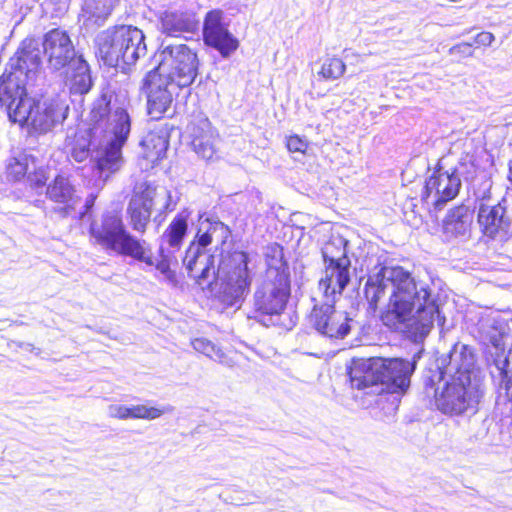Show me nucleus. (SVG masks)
<instances>
[{
  "label": "nucleus",
  "instance_id": "nucleus-49",
  "mask_svg": "<svg viewBox=\"0 0 512 512\" xmlns=\"http://www.w3.org/2000/svg\"><path fill=\"white\" fill-rule=\"evenodd\" d=\"M509 174H510V180L512 181V160L509 166Z\"/></svg>",
  "mask_w": 512,
  "mask_h": 512
},
{
  "label": "nucleus",
  "instance_id": "nucleus-11",
  "mask_svg": "<svg viewBox=\"0 0 512 512\" xmlns=\"http://www.w3.org/2000/svg\"><path fill=\"white\" fill-rule=\"evenodd\" d=\"M198 68L197 54L186 44H162L159 64L155 69L163 76L186 88L195 81Z\"/></svg>",
  "mask_w": 512,
  "mask_h": 512
},
{
  "label": "nucleus",
  "instance_id": "nucleus-41",
  "mask_svg": "<svg viewBox=\"0 0 512 512\" xmlns=\"http://www.w3.org/2000/svg\"><path fill=\"white\" fill-rule=\"evenodd\" d=\"M108 415L120 420L130 419V407L120 404H112L108 407Z\"/></svg>",
  "mask_w": 512,
  "mask_h": 512
},
{
  "label": "nucleus",
  "instance_id": "nucleus-42",
  "mask_svg": "<svg viewBox=\"0 0 512 512\" xmlns=\"http://www.w3.org/2000/svg\"><path fill=\"white\" fill-rule=\"evenodd\" d=\"M286 146L290 152L304 153L308 147V144L298 135H293L287 138Z\"/></svg>",
  "mask_w": 512,
  "mask_h": 512
},
{
  "label": "nucleus",
  "instance_id": "nucleus-10",
  "mask_svg": "<svg viewBox=\"0 0 512 512\" xmlns=\"http://www.w3.org/2000/svg\"><path fill=\"white\" fill-rule=\"evenodd\" d=\"M67 111L68 106L56 100L22 99L10 112V120L31 127L36 132L46 133L66 118Z\"/></svg>",
  "mask_w": 512,
  "mask_h": 512
},
{
  "label": "nucleus",
  "instance_id": "nucleus-43",
  "mask_svg": "<svg viewBox=\"0 0 512 512\" xmlns=\"http://www.w3.org/2000/svg\"><path fill=\"white\" fill-rule=\"evenodd\" d=\"M448 53L450 55L461 54L464 57H472L473 56L472 44L468 43V42L456 44L449 49Z\"/></svg>",
  "mask_w": 512,
  "mask_h": 512
},
{
  "label": "nucleus",
  "instance_id": "nucleus-35",
  "mask_svg": "<svg viewBox=\"0 0 512 512\" xmlns=\"http://www.w3.org/2000/svg\"><path fill=\"white\" fill-rule=\"evenodd\" d=\"M346 65L342 59L337 57H328L324 60L319 75L327 80L339 79L345 72Z\"/></svg>",
  "mask_w": 512,
  "mask_h": 512
},
{
  "label": "nucleus",
  "instance_id": "nucleus-40",
  "mask_svg": "<svg viewBox=\"0 0 512 512\" xmlns=\"http://www.w3.org/2000/svg\"><path fill=\"white\" fill-rule=\"evenodd\" d=\"M27 180L30 182L32 187H42L46 182L45 171L36 164V169H31L27 176Z\"/></svg>",
  "mask_w": 512,
  "mask_h": 512
},
{
  "label": "nucleus",
  "instance_id": "nucleus-14",
  "mask_svg": "<svg viewBox=\"0 0 512 512\" xmlns=\"http://www.w3.org/2000/svg\"><path fill=\"white\" fill-rule=\"evenodd\" d=\"M334 302L335 299L326 298L324 304L315 305L310 314V323L322 336L343 339L350 333L353 319L345 311L336 310Z\"/></svg>",
  "mask_w": 512,
  "mask_h": 512
},
{
  "label": "nucleus",
  "instance_id": "nucleus-16",
  "mask_svg": "<svg viewBox=\"0 0 512 512\" xmlns=\"http://www.w3.org/2000/svg\"><path fill=\"white\" fill-rule=\"evenodd\" d=\"M43 52L48 67L59 71L74 61L77 54L69 34L60 28L48 31L43 38Z\"/></svg>",
  "mask_w": 512,
  "mask_h": 512
},
{
  "label": "nucleus",
  "instance_id": "nucleus-7",
  "mask_svg": "<svg viewBox=\"0 0 512 512\" xmlns=\"http://www.w3.org/2000/svg\"><path fill=\"white\" fill-rule=\"evenodd\" d=\"M96 44L99 56L111 67L133 65L147 52L144 33L130 25L102 31L96 38Z\"/></svg>",
  "mask_w": 512,
  "mask_h": 512
},
{
  "label": "nucleus",
  "instance_id": "nucleus-6",
  "mask_svg": "<svg viewBox=\"0 0 512 512\" xmlns=\"http://www.w3.org/2000/svg\"><path fill=\"white\" fill-rule=\"evenodd\" d=\"M290 294V279L287 276L274 274L273 270L265 274L253 295V310L257 321L266 327L291 329L295 321L285 312Z\"/></svg>",
  "mask_w": 512,
  "mask_h": 512
},
{
  "label": "nucleus",
  "instance_id": "nucleus-37",
  "mask_svg": "<svg viewBox=\"0 0 512 512\" xmlns=\"http://www.w3.org/2000/svg\"><path fill=\"white\" fill-rule=\"evenodd\" d=\"M161 260L156 264V269L164 276V278L171 284H176V274L170 268V256L165 254L163 246L159 249Z\"/></svg>",
  "mask_w": 512,
  "mask_h": 512
},
{
  "label": "nucleus",
  "instance_id": "nucleus-48",
  "mask_svg": "<svg viewBox=\"0 0 512 512\" xmlns=\"http://www.w3.org/2000/svg\"><path fill=\"white\" fill-rule=\"evenodd\" d=\"M505 390H506L509 400L512 402V383L507 381L505 384Z\"/></svg>",
  "mask_w": 512,
  "mask_h": 512
},
{
  "label": "nucleus",
  "instance_id": "nucleus-19",
  "mask_svg": "<svg viewBox=\"0 0 512 512\" xmlns=\"http://www.w3.org/2000/svg\"><path fill=\"white\" fill-rule=\"evenodd\" d=\"M188 274L198 285L211 287L217 274L214 256L201 250L199 246H189L183 259Z\"/></svg>",
  "mask_w": 512,
  "mask_h": 512
},
{
  "label": "nucleus",
  "instance_id": "nucleus-13",
  "mask_svg": "<svg viewBox=\"0 0 512 512\" xmlns=\"http://www.w3.org/2000/svg\"><path fill=\"white\" fill-rule=\"evenodd\" d=\"M183 87L163 76L159 71H149L143 79L142 91L147 98L149 115L159 119L170 108L174 95Z\"/></svg>",
  "mask_w": 512,
  "mask_h": 512
},
{
  "label": "nucleus",
  "instance_id": "nucleus-3",
  "mask_svg": "<svg viewBox=\"0 0 512 512\" xmlns=\"http://www.w3.org/2000/svg\"><path fill=\"white\" fill-rule=\"evenodd\" d=\"M475 362L473 350L461 343L441 359L435 404L442 413L461 415L476 410L484 392Z\"/></svg>",
  "mask_w": 512,
  "mask_h": 512
},
{
  "label": "nucleus",
  "instance_id": "nucleus-25",
  "mask_svg": "<svg viewBox=\"0 0 512 512\" xmlns=\"http://www.w3.org/2000/svg\"><path fill=\"white\" fill-rule=\"evenodd\" d=\"M41 64L40 50L33 39H25L16 55L10 59L8 66L11 69H23L25 78L34 81Z\"/></svg>",
  "mask_w": 512,
  "mask_h": 512
},
{
  "label": "nucleus",
  "instance_id": "nucleus-4",
  "mask_svg": "<svg viewBox=\"0 0 512 512\" xmlns=\"http://www.w3.org/2000/svg\"><path fill=\"white\" fill-rule=\"evenodd\" d=\"M421 351L411 361L401 358L368 359L354 362L349 370L351 386L367 393H403L410 385Z\"/></svg>",
  "mask_w": 512,
  "mask_h": 512
},
{
  "label": "nucleus",
  "instance_id": "nucleus-5",
  "mask_svg": "<svg viewBox=\"0 0 512 512\" xmlns=\"http://www.w3.org/2000/svg\"><path fill=\"white\" fill-rule=\"evenodd\" d=\"M89 234L93 244L109 255L130 257L149 266L154 265L147 241L132 235L116 212L107 211L99 220L92 221Z\"/></svg>",
  "mask_w": 512,
  "mask_h": 512
},
{
  "label": "nucleus",
  "instance_id": "nucleus-32",
  "mask_svg": "<svg viewBox=\"0 0 512 512\" xmlns=\"http://www.w3.org/2000/svg\"><path fill=\"white\" fill-rule=\"evenodd\" d=\"M31 169H36V159L31 154L21 152L12 157L7 164V178L12 181H20L28 176Z\"/></svg>",
  "mask_w": 512,
  "mask_h": 512
},
{
  "label": "nucleus",
  "instance_id": "nucleus-12",
  "mask_svg": "<svg viewBox=\"0 0 512 512\" xmlns=\"http://www.w3.org/2000/svg\"><path fill=\"white\" fill-rule=\"evenodd\" d=\"M463 163L444 170L441 164L426 179L422 200L436 210H441L444 205L453 200L462 186L461 176L463 174Z\"/></svg>",
  "mask_w": 512,
  "mask_h": 512
},
{
  "label": "nucleus",
  "instance_id": "nucleus-46",
  "mask_svg": "<svg viewBox=\"0 0 512 512\" xmlns=\"http://www.w3.org/2000/svg\"><path fill=\"white\" fill-rule=\"evenodd\" d=\"M96 197L97 196L93 193H91L87 196V198L85 200L84 211L80 213L81 218H83L92 209V207L94 206Z\"/></svg>",
  "mask_w": 512,
  "mask_h": 512
},
{
  "label": "nucleus",
  "instance_id": "nucleus-1",
  "mask_svg": "<svg viewBox=\"0 0 512 512\" xmlns=\"http://www.w3.org/2000/svg\"><path fill=\"white\" fill-rule=\"evenodd\" d=\"M388 290L391 295L381 320L391 330L404 333L414 342H422L436 319L444 322L440 318L438 296L430 285L416 280L403 267H375L369 274L364 293L373 309Z\"/></svg>",
  "mask_w": 512,
  "mask_h": 512
},
{
  "label": "nucleus",
  "instance_id": "nucleus-20",
  "mask_svg": "<svg viewBox=\"0 0 512 512\" xmlns=\"http://www.w3.org/2000/svg\"><path fill=\"white\" fill-rule=\"evenodd\" d=\"M199 26V20L192 11L167 9L159 13L158 27L162 34L180 37L184 33H194Z\"/></svg>",
  "mask_w": 512,
  "mask_h": 512
},
{
  "label": "nucleus",
  "instance_id": "nucleus-17",
  "mask_svg": "<svg viewBox=\"0 0 512 512\" xmlns=\"http://www.w3.org/2000/svg\"><path fill=\"white\" fill-rule=\"evenodd\" d=\"M187 133L195 153L203 159H212L218 136L209 119L203 115L194 116L187 126Z\"/></svg>",
  "mask_w": 512,
  "mask_h": 512
},
{
  "label": "nucleus",
  "instance_id": "nucleus-31",
  "mask_svg": "<svg viewBox=\"0 0 512 512\" xmlns=\"http://www.w3.org/2000/svg\"><path fill=\"white\" fill-rule=\"evenodd\" d=\"M188 217L187 211L177 214L164 232L162 239L171 248L179 249L188 229Z\"/></svg>",
  "mask_w": 512,
  "mask_h": 512
},
{
  "label": "nucleus",
  "instance_id": "nucleus-18",
  "mask_svg": "<svg viewBox=\"0 0 512 512\" xmlns=\"http://www.w3.org/2000/svg\"><path fill=\"white\" fill-rule=\"evenodd\" d=\"M32 81L25 78L23 69H11L9 66L0 77V104L6 107L8 117L22 99H29L26 84Z\"/></svg>",
  "mask_w": 512,
  "mask_h": 512
},
{
  "label": "nucleus",
  "instance_id": "nucleus-15",
  "mask_svg": "<svg viewBox=\"0 0 512 512\" xmlns=\"http://www.w3.org/2000/svg\"><path fill=\"white\" fill-rule=\"evenodd\" d=\"M223 19L222 10L209 11L203 23V39L207 46L216 49L222 57L228 58L238 49L239 41L230 33Z\"/></svg>",
  "mask_w": 512,
  "mask_h": 512
},
{
  "label": "nucleus",
  "instance_id": "nucleus-8",
  "mask_svg": "<svg viewBox=\"0 0 512 512\" xmlns=\"http://www.w3.org/2000/svg\"><path fill=\"white\" fill-rule=\"evenodd\" d=\"M248 255L234 251L223 256L213 279L218 300L227 307H240L252 282Z\"/></svg>",
  "mask_w": 512,
  "mask_h": 512
},
{
  "label": "nucleus",
  "instance_id": "nucleus-24",
  "mask_svg": "<svg viewBox=\"0 0 512 512\" xmlns=\"http://www.w3.org/2000/svg\"><path fill=\"white\" fill-rule=\"evenodd\" d=\"M64 83L73 95H84L91 90L93 81L90 67L82 55L67 65Z\"/></svg>",
  "mask_w": 512,
  "mask_h": 512
},
{
  "label": "nucleus",
  "instance_id": "nucleus-36",
  "mask_svg": "<svg viewBox=\"0 0 512 512\" xmlns=\"http://www.w3.org/2000/svg\"><path fill=\"white\" fill-rule=\"evenodd\" d=\"M211 219H206L200 223V227L197 233L198 242L191 243L190 246H199V248L205 251V248L212 243L214 240L212 234Z\"/></svg>",
  "mask_w": 512,
  "mask_h": 512
},
{
  "label": "nucleus",
  "instance_id": "nucleus-47",
  "mask_svg": "<svg viewBox=\"0 0 512 512\" xmlns=\"http://www.w3.org/2000/svg\"><path fill=\"white\" fill-rule=\"evenodd\" d=\"M343 57L344 59L346 60H355V61H358L359 58H360V55H358L357 53L353 52L352 50L350 49H345L343 51Z\"/></svg>",
  "mask_w": 512,
  "mask_h": 512
},
{
  "label": "nucleus",
  "instance_id": "nucleus-39",
  "mask_svg": "<svg viewBox=\"0 0 512 512\" xmlns=\"http://www.w3.org/2000/svg\"><path fill=\"white\" fill-rule=\"evenodd\" d=\"M212 234L216 242L224 244L230 236V229L219 220H211Z\"/></svg>",
  "mask_w": 512,
  "mask_h": 512
},
{
  "label": "nucleus",
  "instance_id": "nucleus-45",
  "mask_svg": "<svg viewBox=\"0 0 512 512\" xmlns=\"http://www.w3.org/2000/svg\"><path fill=\"white\" fill-rule=\"evenodd\" d=\"M210 342V340L200 337L193 339L191 345L194 348V350H196L199 353H202L203 351H205V348H208L207 346Z\"/></svg>",
  "mask_w": 512,
  "mask_h": 512
},
{
  "label": "nucleus",
  "instance_id": "nucleus-44",
  "mask_svg": "<svg viewBox=\"0 0 512 512\" xmlns=\"http://www.w3.org/2000/svg\"><path fill=\"white\" fill-rule=\"evenodd\" d=\"M494 40V35L491 32L486 31L477 34L475 37V43L483 46H490Z\"/></svg>",
  "mask_w": 512,
  "mask_h": 512
},
{
  "label": "nucleus",
  "instance_id": "nucleus-38",
  "mask_svg": "<svg viewBox=\"0 0 512 512\" xmlns=\"http://www.w3.org/2000/svg\"><path fill=\"white\" fill-rule=\"evenodd\" d=\"M205 348V351L202 352L206 357L210 358L213 361H216L220 364L232 367L233 361L223 352V350L215 345L213 342H210Z\"/></svg>",
  "mask_w": 512,
  "mask_h": 512
},
{
  "label": "nucleus",
  "instance_id": "nucleus-23",
  "mask_svg": "<svg viewBox=\"0 0 512 512\" xmlns=\"http://www.w3.org/2000/svg\"><path fill=\"white\" fill-rule=\"evenodd\" d=\"M474 210L465 204L448 211L443 219L442 230L447 239L464 237L470 233Z\"/></svg>",
  "mask_w": 512,
  "mask_h": 512
},
{
  "label": "nucleus",
  "instance_id": "nucleus-28",
  "mask_svg": "<svg viewBox=\"0 0 512 512\" xmlns=\"http://www.w3.org/2000/svg\"><path fill=\"white\" fill-rule=\"evenodd\" d=\"M168 143L167 135L162 131L148 132L140 142L143 158L154 165L165 156Z\"/></svg>",
  "mask_w": 512,
  "mask_h": 512
},
{
  "label": "nucleus",
  "instance_id": "nucleus-29",
  "mask_svg": "<svg viewBox=\"0 0 512 512\" xmlns=\"http://www.w3.org/2000/svg\"><path fill=\"white\" fill-rule=\"evenodd\" d=\"M349 241L339 234H332L322 247V256L325 264L350 260L348 256Z\"/></svg>",
  "mask_w": 512,
  "mask_h": 512
},
{
  "label": "nucleus",
  "instance_id": "nucleus-30",
  "mask_svg": "<svg viewBox=\"0 0 512 512\" xmlns=\"http://www.w3.org/2000/svg\"><path fill=\"white\" fill-rule=\"evenodd\" d=\"M98 139H94L90 133V117L88 118V128L76 134L75 139L71 143L70 156L76 162H83L88 157L91 158L92 148L97 144Z\"/></svg>",
  "mask_w": 512,
  "mask_h": 512
},
{
  "label": "nucleus",
  "instance_id": "nucleus-26",
  "mask_svg": "<svg viewBox=\"0 0 512 512\" xmlns=\"http://www.w3.org/2000/svg\"><path fill=\"white\" fill-rule=\"evenodd\" d=\"M46 196L49 200L65 205L66 209L73 208L79 197L70 178L64 174L57 175L46 187Z\"/></svg>",
  "mask_w": 512,
  "mask_h": 512
},
{
  "label": "nucleus",
  "instance_id": "nucleus-9",
  "mask_svg": "<svg viewBox=\"0 0 512 512\" xmlns=\"http://www.w3.org/2000/svg\"><path fill=\"white\" fill-rule=\"evenodd\" d=\"M178 198L165 189H157L145 184L132 195L127 209V220L133 231L144 234L150 223L153 207L160 205L161 211H173L177 205Z\"/></svg>",
  "mask_w": 512,
  "mask_h": 512
},
{
  "label": "nucleus",
  "instance_id": "nucleus-21",
  "mask_svg": "<svg viewBox=\"0 0 512 512\" xmlns=\"http://www.w3.org/2000/svg\"><path fill=\"white\" fill-rule=\"evenodd\" d=\"M350 268V260L325 264V277L320 280L319 288L326 298L333 301L336 295L342 294L351 279Z\"/></svg>",
  "mask_w": 512,
  "mask_h": 512
},
{
  "label": "nucleus",
  "instance_id": "nucleus-34",
  "mask_svg": "<svg viewBox=\"0 0 512 512\" xmlns=\"http://www.w3.org/2000/svg\"><path fill=\"white\" fill-rule=\"evenodd\" d=\"M172 410L171 406L148 407L142 404L132 405L130 406V419L154 420Z\"/></svg>",
  "mask_w": 512,
  "mask_h": 512
},
{
  "label": "nucleus",
  "instance_id": "nucleus-33",
  "mask_svg": "<svg viewBox=\"0 0 512 512\" xmlns=\"http://www.w3.org/2000/svg\"><path fill=\"white\" fill-rule=\"evenodd\" d=\"M266 274L273 270L274 274L285 275L289 278L288 266L284 260L283 248L279 244L273 243L266 248Z\"/></svg>",
  "mask_w": 512,
  "mask_h": 512
},
{
  "label": "nucleus",
  "instance_id": "nucleus-22",
  "mask_svg": "<svg viewBox=\"0 0 512 512\" xmlns=\"http://www.w3.org/2000/svg\"><path fill=\"white\" fill-rule=\"evenodd\" d=\"M478 223L486 236L495 238L500 234L507 233L511 220L506 215L503 204L498 203L494 206L481 205L478 212Z\"/></svg>",
  "mask_w": 512,
  "mask_h": 512
},
{
  "label": "nucleus",
  "instance_id": "nucleus-27",
  "mask_svg": "<svg viewBox=\"0 0 512 512\" xmlns=\"http://www.w3.org/2000/svg\"><path fill=\"white\" fill-rule=\"evenodd\" d=\"M116 0H85L82 6V17L86 26L100 27L111 15Z\"/></svg>",
  "mask_w": 512,
  "mask_h": 512
},
{
  "label": "nucleus",
  "instance_id": "nucleus-2",
  "mask_svg": "<svg viewBox=\"0 0 512 512\" xmlns=\"http://www.w3.org/2000/svg\"><path fill=\"white\" fill-rule=\"evenodd\" d=\"M131 131V119L118 97L103 93L90 111V133L97 144L92 148L91 162L100 179L107 180L124 163L122 148Z\"/></svg>",
  "mask_w": 512,
  "mask_h": 512
}]
</instances>
